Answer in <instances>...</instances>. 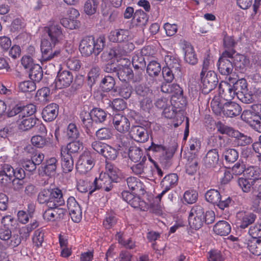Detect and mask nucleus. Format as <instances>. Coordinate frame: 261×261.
<instances>
[{"instance_id":"33","label":"nucleus","mask_w":261,"mask_h":261,"mask_svg":"<svg viewBox=\"0 0 261 261\" xmlns=\"http://www.w3.org/2000/svg\"><path fill=\"white\" fill-rule=\"evenodd\" d=\"M246 244L251 253L256 256L261 255V239H249Z\"/></svg>"},{"instance_id":"49","label":"nucleus","mask_w":261,"mask_h":261,"mask_svg":"<svg viewBox=\"0 0 261 261\" xmlns=\"http://www.w3.org/2000/svg\"><path fill=\"white\" fill-rule=\"evenodd\" d=\"M130 205L135 208L139 209L142 211H146L148 209V204L139 197L134 195L129 203Z\"/></svg>"},{"instance_id":"21","label":"nucleus","mask_w":261,"mask_h":261,"mask_svg":"<svg viewBox=\"0 0 261 261\" xmlns=\"http://www.w3.org/2000/svg\"><path fill=\"white\" fill-rule=\"evenodd\" d=\"M241 118L242 120L246 122L249 125L256 130V128H259L258 124L260 118L254 111L251 110H245L243 111Z\"/></svg>"},{"instance_id":"52","label":"nucleus","mask_w":261,"mask_h":261,"mask_svg":"<svg viewBox=\"0 0 261 261\" xmlns=\"http://www.w3.org/2000/svg\"><path fill=\"white\" fill-rule=\"evenodd\" d=\"M32 242L33 245L37 248L42 246L44 242V232L41 229H38L35 230L32 236Z\"/></svg>"},{"instance_id":"25","label":"nucleus","mask_w":261,"mask_h":261,"mask_svg":"<svg viewBox=\"0 0 261 261\" xmlns=\"http://www.w3.org/2000/svg\"><path fill=\"white\" fill-rule=\"evenodd\" d=\"M38 119L33 116L22 115V117L17 120L19 129L26 131L35 126Z\"/></svg>"},{"instance_id":"48","label":"nucleus","mask_w":261,"mask_h":261,"mask_svg":"<svg viewBox=\"0 0 261 261\" xmlns=\"http://www.w3.org/2000/svg\"><path fill=\"white\" fill-rule=\"evenodd\" d=\"M92 119L96 122L101 123L103 122L107 117V114L106 112L100 108H94L90 113Z\"/></svg>"},{"instance_id":"14","label":"nucleus","mask_w":261,"mask_h":261,"mask_svg":"<svg viewBox=\"0 0 261 261\" xmlns=\"http://www.w3.org/2000/svg\"><path fill=\"white\" fill-rule=\"evenodd\" d=\"M180 46L184 52L185 61L190 65L196 64L198 62V59L194 47L191 43L185 40H181Z\"/></svg>"},{"instance_id":"44","label":"nucleus","mask_w":261,"mask_h":261,"mask_svg":"<svg viewBox=\"0 0 261 261\" xmlns=\"http://www.w3.org/2000/svg\"><path fill=\"white\" fill-rule=\"evenodd\" d=\"M57 167V160L55 158H51L46 161L44 171L48 176H52L56 174Z\"/></svg>"},{"instance_id":"39","label":"nucleus","mask_w":261,"mask_h":261,"mask_svg":"<svg viewBox=\"0 0 261 261\" xmlns=\"http://www.w3.org/2000/svg\"><path fill=\"white\" fill-rule=\"evenodd\" d=\"M146 160V157L144 156L140 163L131 167V170L135 174L140 177H145L146 176L147 167H145L144 165V162Z\"/></svg>"},{"instance_id":"4","label":"nucleus","mask_w":261,"mask_h":261,"mask_svg":"<svg viewBox=\"0 0 261 261\" xmlns=\"http://www.w3.org/2000/svg\"><path fill=\"white\" fill-rule=\"evenodd\" d=\"M188 221L193 229L197 230L200 228L204 221L203 208L200 205H194L189 214Z\"/></svg>"},{"instance_id":"6","label":"nucleus","mask_w":261,"mask_h":261,"mask_svg":"<svg viewBox=\"0 0 261 261\" xmlns=\"http://www.w3.org/2000/svg\"><path fill=\"white\" fill-rule=\"evenodd\" d=\"M94 164V160L91 152L85 151L79 158L76 164V169L80 174H85L93 168Z\"/></svg>"},{"instance_id":"37","label":"nucleus","mask_w":261,"mask_h":261,"mask_svg":"<svg viewBox=\"0 0 261 261\" xmlns=\"http://www.w3.org/2000/svg\"><path fill=\"white\" fill-rule=\"evenodd\" d=\"M104 174L108 175L112 182H117L120 179L118 169L111 164H106V172Z\"/></svg>"},{"instance_id":"62","label":"nucleus","mask_w":261,"mask_h":261,"mask_svg":"<svg viewBox=\"0 0 261 261\" xmlns=\"http://www.w3.org/2000/svg\"><path fill=\"white\" fill-rule=\"evenodd\" d=\"M208 261H225V257L222 252L216 249L210 250L207 255Z\"/></svg>"},{"instance_id":"64","label":"nucleus","mask_w":261,"mask_h":261,"mask_svg":"<svg viewBox=\"0 0 261 261\" xmlns=\"http://www.w3.org/2000/svg\"><path fill=\"white\" fill-rule=\"evenodd\" d=\"M188 145L191 153L195 154L200 148L201 142L196 138H192L189 140Z\"/></svg>"},{"instance_id":"28","label":"nucleus","mask_w":261,"mask_h":261,"mask_svg":"<svg viewBox=\"0 0 261 261\" xmlns=\"http://www.w3.org/2000/svg\"><path fill=\"white\" fill-rule=\"evenodd\" d=\"M51 193L49 206L59 207L64 204L65 200L61 190L58 188H53Z\"/></svg>"},{"instance_id":"32","label":"nucleus","mask_w":261,"mask_h":261,"mask_svg":"<svg viewBox=\"0 0 261 261\" xmlns=\"http://www.w3.org/2000/svg\"><path fill=\"white\" fill-rule=\"evenodd\" d=\"M178 176L175 173H170L166 175L161 182L163 188L169 191L177 184Z\"/></svg>"},{"instance_id":"18","label":"nucleus","mask_w":261,"mask_h":261,"mask_svg":"<svg viewBox=\"0 0 261 261\" xmlns=\"http://www.w3.org/2000/svg\"><path fill=\"white\" fill-rule=\"evenodd\" d=\"M113 124L115 129L121 133H126L130 128L128 119L120 114L114 115L113 117Z\"/></svg>"},{"instance_id":"35","label":"nucleus","mask_w":261,"mask_h":261,"mask_svg":"<svg viewBox=\"0 0 261 261\" xmlns=\"http://www.w3.org/2000/svg\"><path fill=\"white\" fill-rule=\"evenodd\" d=\"M255 181V180H251V179L247 178L239 177L238 179L237 183L244 193H248L252 189H253Z\"/></svg>"},{"instance_id":"1","label":"nucleus","mask_w":261,"mask_h":261,"mask_svg":"<svg viewBox=\"0 0 261 261\" xmlns=\"http://www.w3.org/2000/svg\"><path fill=\"white\" fill-rule=\"evenodd\" d=\"M105 43L106 39L103 36H100L96 40L92 36H86L80 41L79 50L84 57H89L92 54L97 56L102 51Z\"/></svg>"},{"instance_id":"8","label":"nucleus","mask_w":261,"mask_h":261,"mask_svg":"<svg viewBox=\"0 0 261 261\" xmlns=\"http://www.w3.org/2000/svg\"><path fill=\"white\" fill-rule=\"evenodd\" d=\"M202 85L201 92L207 94L215 88L218 84V78L216 73L212 70L206 72V75H200Z\"/></svg>"},{"instance_id":"56","label":"nucleus","mask_w":261,"mask_h":261,"mask_svg":"<svg viewBox=\"0 0 261 261\" xmlns=\"http://www.w3.org/2000/svg\"><path fill=\"white\" fill-rule=\"evenodd\" d=\"M198 193L195 190L189 189L186 191L183 195L184 201L188 204H193L197 200Z\"/></svg>"},{"instance_id":"27","label":"nucleus","mask_w":261,"mask_h":261,"mask_svg":"<svg viewBox=\"0 0 261 261\" xmlns=\"http://www.w3.org/2000/svg\"><path fill=\"white\" fill-rule=\"evenodd\" d=\"M127 186L135 194H143L145 191L143 183L138 178L130 176L126 179Z\"/></svg>"},{"instance_id":"9","label":"nucleus","mask_w":261,"mask_h":261,"mask_svg":"<svg viewBox=\"0 0 261 261\" xmlns=\"http://www.w3.org/2000/svg\"><path fill=\"white\" fill-rule=\"evenodd\" d=\"M205 199L214 205H217L220 209L224 210L229 206L231 202L230 197L225 198L222 200L220 192L215 189H210L205 195Z\"/></svg>"},{"instance_id":"17","label":"nucleus","mask_w":261,"mask_h":261,"mask_svg":"<svg viewBox=\"0 0 261 261\" xmlns=\"http://www.w3.org/2000/svg\"><path fill=\"white\" fill-rule=\"evenodd\" d=\"M130 37V32L127 29H115L111 31L108 35L109 41L116 43H126Z\"/></svg>"},{"instance_id":"11","label":"nucleus","mask_w":261,"mask_h":261,"mask_svg":"<svg viewBox=\"0 0 261 261\" xmlns=\"http://www.w3.org/2000/svg\"><path fill=\"white\" fill-rule=\"evenodd\" d=\"M112 181L109 177V176L104 173H101L98 178H95L93 184V188L90 190L93 193L96 190L101 189L106 192L110 191L112 187Z\"/></svg>"},{"instance_id":"16","label":"nucleus","mask_w":261,"mask_h":261,"mask_svg":"<svg viewBox=\"0 0 261 261\" xmlns=\"http://www.w3.org/2000/svg\"><path fill=\"white\" fill-rule=\"evenodd\" d=\"M43 214V217L46 221H55L63 218L64 216L66 210L64 208H59L58 206H47Z\"/></svg>"},{"instance_id":"26","label":"nucleus","mask_w":261,"mask_h":261,"mask_svg":"<svg viewBox=\"0 0 261 261\" xmlns=\"http://www.w3.org/2000/svg\"><path fill=\"white\" fill-rule=\"evenodd\" d=\"M242 111L241 106L234 102H227L223 105L224 116L227 117H234L239 115Z\"/></svg>"},{"instance_id":"63","label":"nucleus","mask_w":261,"mask_h":261,"mask_svg":"<svg viewBox=\"0 0 261 261\" xmlns=\"http://www.w3.org/2000/svg\"><path fill=\"white\" fill-rule=\"evenodd\" d=\"M248 233L250 239H261V223H256L250 227Z\"/></svg>"},{"instance_id":"45","label":"nucleus","mask_w":261,"mask_h":261,"mask_svg":"<svg viewBox=\"0 0 261 261\" xmlns=\"http://www.w3.org/2000/svg\"><path fill=\"white\" fill-rule=\"evenodd\" d=\"M171 88L172 89L171 93L172 94V100L176 101V99H174V98H176L177 100L180 99L182 101L181 105H185L186 100L183 97V91L181 88L176 84H171Z\"/></svg>"},{"instance_id":"38","label":"nucleus","mask_w":261,"mask_h":261,"mask_svg":"<svg viewBox=\"0 0 261 261\" xmlns=\"http://www.w3.org/2000/svg\"><path fill=\"white\" fill-rule=\"evenodd\" d=\"M117 71L118 77L122 82L129 81L133 77V71L128 66H122Z\"/></svg>"},{"instance_id":"46","label":"nucleus","mask_w":261,"mask_h":261,"mask_svg":"<svg viewBox=\"0 0 261 261\" xmlns=\"http://www.w3.org/2000/svg\"><path fill=\"white\" fill-rule=\"evenodd\" d=\"M97 0H87L84 5V11L88 15L94 14L98 5Z\"/></svg>"},{"instance_id":"34","label":"nucleus","mask_w":261,"mask_h":261,"mask_svg":"<svg viewBox=\"0 0 261 261\" xmlns=\"http://www.w3.org/2000/svg\"><path fill=\"white\" fill-rule=\"evenodd\" d=\"M166 67L173 69L174 72L177 73L180 72L181 66L180 65V60L176 56L171 55H166L164 58Z\"/></svg>"},{"instance_id":"59","label":"nucleus","mask_w":261,"mask_h":261,"mask_svg":"<svg viewBox=\"0 0 261 261\" xmlns=\"http://www.w3.org/2000/svg\"><path fill=\"white\" fill-rule=\"evenodd\" d=\"M18 88L22 92H31L35 90L36 84L33 81H26L19 83Z\"/></svg>"},{"instance_id":"10","label":"nucleus","mask_w":261,"mask_h":261,"mask_svg":"<svg viewBox=\"0 0 261 261\" xmlns=\"http://www.w3.org/2000/svg\"><path fill=\"white\" fill-rule=\"evenodd\" d=\"M68 18H62L60 19V23L65 28L73 30L78 28L80 22L77 19L80 16L79 11L73 8H70L67 12Z\"/></svg>"},{"instance_id":"13","label":"nucleus","mask_w":261,"mask_h":261,"mask_svg":"<svg viewBox=\"0 0 261 261\" xmlns=\"http://www.w3.org/2000/svg\"><path fill=\"white\" fill-rule=\"evenodd\" d=\"M67 207L72 220L76 223L79 222L82 217V212L80 205L73 197L71 196L68 198Z\"/></svg>"},{"instance_id":"55","label":"nucleus","mask_w":261,"mask_h":261,"mask_svg":"<svg viewBox=\"0 0 261 261\" xmlns=\"http://www.w3.org/2000/svg\"><path fill=\"white\" fill-rule=\"evenodd\" d=\"M82 144L80 141H72L69 143L65 147H61V151H65L68 153L77 152L82 147Z\"/></svg>"},{"instance_id":"2","label":"nucleus","mask_w":261,"mask_h":261,"mask_svg":"<svg viewBox=\"0 0 261 261\" xmlns=\"http://www.w3.org/2000/svg\"><path fill=\"white\" fill-rule=\"evenodd\" d=\"M57 44H53L48 39H44L41 41L40 49L42 54L41 62H44L52 60L53 59L60 56L61 50L55 48Z\"/></svg>"},{"instance_id":"51","label":"nucleus","mask_w":261,"mask_h":261,"mask_svg":"<svg viewBox=\"0 0 261 261\" xmlns=\"http://www.w3.org/2000/svg\"><path fill=\"white\" fill-rule=\"evenodd\" d=\"M133 19L138 25H145L148 21L147 14L142 10H137L134 13Z\"/></svg>"},{"instance_id":"40","label":"nucleus","mask_w":261,"mask_h":261,"mask_svg":"<svg viewBox=\"0 0 261 261\" xmlns=\"http://www.w3.org/2000/svg\"><path fill=\"white\" fill-rule=\"evenodd\" d=\"M232 137L236 138L237 143L239 146H246L252 142V139L250 137L245 135L238 130H236Z\"/></svg>"},{"instance_id":"19","label":"nucleus","mask_w":261,"mask_h":261,"mask_svg":"<svg viewBox=\"0 0 261 261\" xmlns=\"http://www.w3.org/2000/svg\"><path fill=\"white\" fill-rule=\"evenodd\" d=\"M219 93L220 96L226 101H231L237 96L233 86L226 82L222 81L219 84Z\"/></svg>"},{"instance_id":"5","label":"nucleus","mask_w":261,"mask_h":261,"mask_svg":"<svg viewBox=\"0 0 261 261\" xmlns=\"http://www.w3.org/2000/svg\"><path fill=\"white\" fill-rule=\"evenodd\" d=\"M135 91L137 94L140 96L141 108L144 111H149L152 107V93L151 90L148 87L140 84L136 86Z\"/></svg>"},{"instance_id":"23","label":"nucleus","mask_w":261,"mask_h":261,"mask_svg":"<svg viewBox=\"0 0 261 261\" xmlns=\"http://www.w3.org/2000/svg\"><path fill=\"white\" fill-rule=\"evenodd\" d=\"M44 31L47 33L50 41L53 44H57L62 36V29L58 24H52L45 27Z\"/></svg>"},{"instance_id":"41","label":"nucleus","mask_w":261,"mask_h":261,"mask_svg":"<svg viewBox=\"0 0 261 261\" xmlns=\"http://www.w3.org/2000/svg\"><path fill=\"white\" fill-rule=\"evenodd\" d=\"M51 188L43 189L38 194L37 201L40 204H45L49 206Z\"/></svg>"},{"instance_id":"61","label":"nucleus","mask_w":261,"mask_h":261,"mask_svg":"<svg viewBox=\"0 0 261 261\" xmlns=\"http://www.w3.org/2000/svg\"><path fill=\"white\" fill-rule=\"evenodd\" d=\"M102 155L107 160H114L118 155V151L107 144Z\"/></svg>"},{"instance_id":"31","label":"nucleus","mask_w":261,"mask_h":261,"mask_svg":"<svg viewBox=\"0 0 261 261\" xmlns=\"http://www.w3.org/2000/svg\"><path fill=\"white\" fill-rule=\"evenodd\" d=\"M219 161L218 151L217 149L209 150L204 159V163L206 167H215Z\"/></svg>"},{"instance_id":"54","label":"nucleus","mask_w":261,"mask_h":261,"mask_svg":"<svg viewBox=\"0 0 261 261\" xmlns=\"http://www.w3.org/2000/svg\"><path fill=\"white\" fill-rule=\"evenodd\" d=\"M233 87L236 91V94L239 95V93L241 94L248 92V84L245 79H239L237 81Z\"/></svg>"},{"instance_id":"42","label":"nucleus","mask_w":261,"mask_h":261,"mask_svg":"<svg viewBox=\"0 0 261 261\" xmlns=\"http://www.w3.org/2000/svg\"><path fill=\"white\" fill-rule=\"evenodd\" d=\"M161 67L160 64L156 61L149 62L147 66L146 72L151 77L158 76L161 72Z\"/></svg>"},{"instance_id":"22","label":"nucleus","mask_w":261,"mask_h":261,"mask_svg":"<svg viewBox=\"0 0 261 261\" xmlns=\"http://www.w3.org/2000/svg\"><path fill=\"white\" fill-rule=\"evenodd\" d=\"M59 106L57 103H51L47 105L42 111V117L46 122L54 120L58 115Z\"/></svg>"},{"instance_id":"58","label":"nucleus","mask_w":261,"mask_h":261,"mask_svg":"<svg viewBox=\"0 0 261 261\" xmlns=\"http://www.w3.org/2000/svg\"><path fill=\"white\" fill-rule=\"evenodd\" d=\"M115 84L114 79L110 75L105 76L102 79L100 86L105 91H109L112 90Z\"/></svg>"},{"instance_id":"50","label":"nucleus","mask_w":261,"mask_h":261,"mask_svg":"<svg viewBox=\"0 0 261 261\" xmlns=\"http://www.w3.org/2000/svg\"><path fill=\"white\" fill-rule=\"evenodd\" d=\"M80 117L82 122V125L86 129L87 133L90 131L93 124V119L90 113L83 112L80 115Z\"/></svg>"},{"instance_id":"30","label":"nucleus","mask_w":261,"mask_h":261,"mask_svg":"<svg viewBox=\"0 0 261 261\" xmlns=\"http://www.w3.org/2000/svg\"><path fill=\"white\" fill-rule=\"evenodd\" d=\"M213 231L217 235L226 236L230 232L231 226L226 221H219L214 225Z\"/></svg>"},{"instance_id":"57","label":"nucleus","mask_w":261,"mask_h":261,"mask_svg":"<svg viewBox=\"0 0 261 261\" xmlns=\"http://www.w3.org/2000/svg\"><path fill=\"white\" fill-rule=\"evenodd\" d=\"M223 155L225 161L230 163L236 162L239 158L238 151L232 148L226 149L223 152Z\"/></svg>"},{"instance_id":"15","label":"nucleus","mask_w":261,"mask_h":261,"mask_svg":"<svg viewBox=\"0 0 261 261\" xmlns=\"http://www.w3.org/2000/svg\"><path fill=\"white\" fill-rule=\"evenodd\" d=\"M0 239L7 241V245L14 248L18 246L21 240L18 234L12 235L11 229L0 226Z\"/></svg>"},{"instance_id":"12","label":"nucleus","mask_w":261,"mask_h":261,"mask_svg":"<svg viewBox=\"0 0 261 261\" xmlns=\"http://www.w3.org/2000/svg\"><path fill=\"white\" fill-rule=\"evenodd\" d=\"M73 81V75L68 70H61L58 72L57 76L55 80V86L56 89H61L69 87Z\"/></svg>"},{"instance_id":"24","label":"nucleus","mask_w":261,"mask_h":261,"mask_svg":"<svg viewBox=\"0 0 261 261\" xmlns=\"http://www.w3.org/2000/svg\"><path fill=\"white\" fill-rule=\"evenodd\" d=\"M129 135L133 139L138 142H145L149 138L147 130L140 126L132 127Z\"/></svg>"},{"instance_id":"29","label":"nucleus","mask_w":261,"mask_h":261,"mask_svg":"<svg viewBox=\"0 0 261 261\" xmlns=\"http://www.w3.org/2000/svg\"><path fill=\"white\" fill-rule=\"evenodd\" d=\"M61 166L64 173L71 172L73 168V160L71 154L61 151Z\"/></svg>"},{"instance_id":"3","label":"nucleus","mask_w":261,"mask_h":261,"mask_svg":"<svg viewBox=\"0 0 261 261\" xmlns=\"http://www.w3.org/2000/svg\"><path fill=\"white\" fill-rule=\"evenodd\" d=\"M231 50L224 51L218 60V68L219 72L224 75H228L231 73L233 70V55L234 54Z\"/></svg>"},{"instance_id":"20","label":"nucleus","mask_w":261,"mask_h":261,"mask_svg":"<svg viewBox=\"0 0 261 261\" xmlns=\"http://www.w3.org/2000/svg\"><path fill=\"white\" fill-rule=\"evenodd\" d=\"M237 217L240 224V227L245 229L254 223L256 219V215L253 212L242 211L237 214Z\"/></svg>"},{"instance_id":"36","label":"nucleus","mask_w":261,"mask_h":261,"mask_svg":"<svg viewBox=\"0 0 261 261\" xmlns=\"http://www.w3.org/2000/svg\"><path fill=\"white\" fill-rule=\"evenodd\" d=\"M118 218L113 212H108L106 214L103 220L102 225L106 229L113 228L117 223Z\"/></svg>"},{"instance_id":"43","label":"nucleus","mask_w":261,"mask_h":261,"mask_svg":"<svg viewBox=\"0 0 261 261\" xmlns=\"http://www.w3.org/2000/svg\"><path fill=\"white\" fill-rule=\"evenodd\" d=\"M29 76L33 81L39 82L43 77L42 68L38 64H34L30 69Z\"/></svg>"},{"instance_id":"7","label":"nucleus","mask_w":261,"mask_h":261,"mask_svg":"<svg viewBox=\"0 0 261 261\" xmlns=\"http://www.w3.org/2000/svg\"><path fill=\"white\" fill-rule=\"evenodd\" d=\"M148 150L152 151L161 162H165L170 159L174 152L171 149L164 145L155 144L152 142Z\"/></svg>"},{"instance_id":"47","label":"nucleus","mask_w":261,"mask_h":261,"mask_svg":"<svg viewBox=\"0 0 261 261\" xmlns=\"http://www.w3.org/2000/svg\"><path fill=\"white\" fill-rule=\"evenodd\" d=\"M245 174L248 178L251 180H255V182L259 180V177L261 175V169L257 166H250L245 170Z\"/></svg>"},{"instance_id":"60","label":"nucleus","mask_w":261,"mask_h":261,"mask_svg":"<svg viewBox=\"0 0 261 261\" xmlns=\"http://www.w3.org/2000/svg\"><path fill=\"white\" fill-rule=\"evenodd\" d=\"M143 154V151L138 147H132L129 149V158L134 162H139L142 158Z\"/></svg>"},{"instance_id":"53","label":"nucleus","mask_w":261,"mask_h":261,"mask_svg":"<svg viewBox=\"0 0 261 261\" xmlns=\"http://www.w3.org/2000/svg\"><path fill=\"white\" fill-rule=\"evenodd\" d=\"M132 64L135 69L142 70L145 67L146 62L144 56L140 54L134 55L132 58Z\"/></svg>"}]
</instances>
